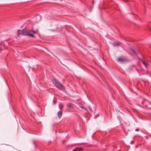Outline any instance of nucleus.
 <instances>
[{"label":"nucleus","mask_w":151,"mask_h":151,"mask_svg":"<svg viewBox=\"0 0 151 151\" xmlns=\"http://www.w3.org/2000/svg\"><path fill=\"white\" fill-rule=\"evenodd\" d=\"M67 106L68 107L70 108H71L73 107V104L71 103H69L67 104Z\"/></svg>","instance_id":"obj_6"},{"label":"nucleus","mask_w":151,"mask_h":151,"mask_svg":"<svg viewBox=\"0 0 151 151\" xmlns=\"http://www.w3.org/2000/svg\"><path fill=\"white\" fill-rule=\"evenodd\" d=\"M135 130L137 131H139V129H136Z\"/></svg>","instance_id":"obj_14"},{"label":"nucleus","mask_w":151,"mask_h":151,"mask_svg":"<svg viewBox=\"0 0 151 151\" xmlns=\"http://www.w3.org/2000/svg\"><path fill=\"white\" fill-rule=\"evenodd\" d=\"M58 117L59 119L62 116V111H60L58 112Z\"/></svg>","instance_id":"obj_4"},{"label":"nucleus","mask_w":151,"mask_h":151,"mask_svg":"<svg viewBox=\"0 0 151 151\" xmlns=\"http://www.w3.org/2000/svg\"><path fill=\"white\" fill-rule=\"evenodd\" d=\"M78 148H76L74 150H73V151H78Z\"/></svg>","instance_id":"obj_9"},{"label":"nucleus","mask_w":151,"mask_h":151,"mask_svg":"<svg viewBox=\"0 0 151 151\" xmlns=\"http://www.w3.org/2000/svg\"><path fill=\"white\" fill-rule=\"evenodd\" d=\"M81 108L82 109H85V107H81Z\"/></svg>","instance_id":"obj_15"},{"label":"nucleus","mask_w":151,"mask_h":151,"mask_svg":"<svg viewBox=\"0 0 151 151\" xmlns=\"http://www.w3.org/2000/svg\"><path fill=\"white\" fill-rule=\"evenodd\" d=\"M59 106L61 111H62V110L63 107V105L62 104H60L59 105Z\"/></svg>","instance_id":"obj_5"},{"label":"nucleus","mask_w":151,"mask_h":151,"mask_svg":"<svg viewBox=\"0 0 151 151\" xmlns=\"http://www.w3.org/2000/svg\"><path fill=\"white\" fill-rule=\"evenodd\" d=\"M131 142H132V143H133V142H132V141H131Z\"/></svg>","instance_id":"obj_18"},{"label":"nucleus","mask_w":151,"mask_h":151,"mask_svg":"<svg viewBox=\"0 0 151 151\" xmlns=\"http://www.w3.org/2000/svg\"><path fill=\"white\" fill-rule=\"evenodd\" d=\"M131 142H132V143H133V142H132V141H131Z\"/></svg>","instance_id":"obj_17"},{"label":"nucleus","mask_w":151,"mask_h":151,"mask_svg":"<svg viewBox=\"0 0 151 151\" xmlns=\"http://www.w3.org/2000/svg\"><path fill=\"white\" fill-rule=\"evenodd\" d=\"M127 59L124 58H118L117 60V61L121 63H124L127 61Z\"/></svg>","instance_id":"obj_3"},{"label":"nucleus","mask_w":151,"mask_h":151,"mask_svg":"<svg viewBox=\"0 0 151 151\" xmlns=\"http://www.w3.org/2000/svg\"><path fill=\"white\" fill-rule=\"evenodd\" d=\"M120 44H121V43L120 42L114 43L113 44L114 46H119V45H120Z\"/></svg>","instance_id":"obj_7"},{"label":"nucleus","mask_w":151,"mask_h":151,"mask_svg":"<svg viewBox=\"0 0 151 151\" xmlns=\"http://www.w3.org/2000/svg\"><path fill=\"white\" fill-rule=\"evenodd\" d=\"M143 64L146 67H147V65H148V64H147L145 62H144V63H143Z\"/></svg>","instance_id":"obj_8"},{"label":"nucleus","mask_w":151,"mask_h":151,"mask_svg":"<svg viewBox=\"0 0 151 151\" xmlns=\"http://www.w3.org/2000/svg\"><path fill=\"white\" fill-rule=\"evenodd\" d=\"M52 82L56 87L59 89L60 90H63L64 89V87L62 84L60 83L59 81L58 80L54 79L52 80Z\"/></svg>","instance_id":"obj_2"},{"label":"nucleus","mask_w":151,"mask_h":151,"mask_svg":"<svg viewBox=\"0 0 151 151\" xmlns=\"http://www.w3.org/2000/svg\"><path fill=\"white\" fill-rule=\"evenodd\" d=\"M37 31H30L29 29H24L22 30V33L23 35H25L29 36L30 37H34L35 36L32 33V32L34 34H36L37 33Z\"/></svg>","instance_id":"obj_1"},{"label":"nucleus","mask_w":151,"mask_h":151,"mask_svg":"<svg viewBox=\"0 0 151 151\" xmlns=\"http://www.w3.org/2000/svg\"><path fill=\"white\" fill-rule=\"evenodd\" d=\"M131 142H132V143H133V142H132V141H131Z\"/></svg>","instance_id":"obj_16"},{"label":"nucleus","mask_w":151,"mask_h":151,"mask_svg":"<svg viewBox=\"0 0 151 151\" xmlns=\"http://www.w3.org/2000/svg\"><path fill=\"white\" fill-rule=\"evenodd\" d=\"M82 150H83V149L82 148H79V149H78V150H80V151Z\"/></svg>","instance_id":"obj_12"},{"label":"nucleus","mask_w":151,"mask_h":151,"mask_svg":"<svg viewBox=\"0 0 151 151\" xmlns=\"http://www.w3.org/2000/svg\"><path fill=\"white\" fill-rule=\"evenodd\" d=\"M141 61H142V62L143 63H144V62H145V61H144L143 60H141Z\"/></svg>","instance_id":"obj_13"},{"label":"nucleus","mask_w":151,"mask_h":151,"mask_svg":"<svg viewBox=\"0 0 151 151\" xmlns=\"http://www.w3.org/2000/svg\"><path fill=\"white\" fill-rule=\"evenodd\" d=\"M132 51L133 53H134L135 55H136V52L134 50H132Z\"/></svg>","instance_id":"obj_10"},{"label":"nucleus","mask_w":151,"mask_h":151,"mask_svg":"<svg viewBox=\"0 0 151 151\" xmlns=\"http://www.w3.org/2000/svg\"><path fill=\"white\" fill-rule=\"evenodd\" d=\"M37 17H38V18H39L40 20L41 19L40 16H39V15H38V16H37Z\"/></svg>","instance_id":"obj_11"}]
</instances>
